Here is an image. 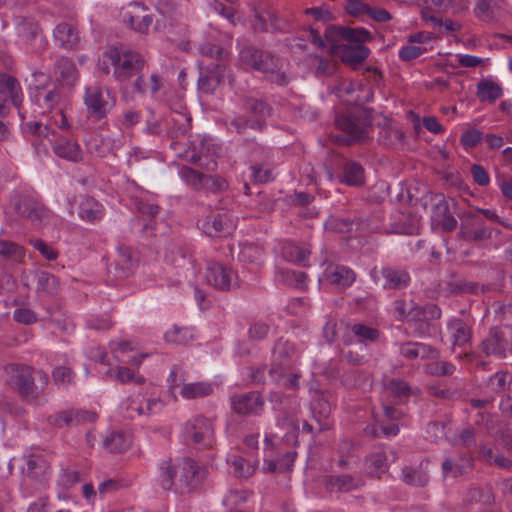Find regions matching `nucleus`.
Wrapping results in <instances>:
<instances>
[{
    "mask_svg": "<svg viewBox=\"0 0 512 512\" xmlns=\"http://www.w3.org/2000/svg\"><path fill=\"white\" fill-rule=\"evenodd\" d=\"M124 416L133 419L143 414V398L140 394L131 396L122 404Z\"/></svg>",
    "mask_w": 512,
    "mask_h": 512,
    "instance_id": "56",
    "label": "nucleus"
},
{
    "mask_svg": "<svg viewBox=\"0 0 512 512\" xmlns=\"http://www.w3.org/2000/svg\"><path fill=\"white\" fill-rule=\"evenodd\" d=\"M505 2L506 0H476L474 14L481 21L490 22L494 19L495 11Z\"/></svg>",
    "mask_w": 512,
    "mask_h": 512,
    "instance_id": "43",
    "label": "nucleus"
},
{
    "mask_svg": "<svg viewBox=\"0 0 512 512\" xmlns=\"http://www.w3.org/2000/svg\"><path fill=\"white\" fill-rule=\"evenodd\" d=\"M51 466L42 455H29L25 458L22 468L23 474L33 480L45 481L49 475Z\"/></svg>",
    "mask_w": 512,
    "mask_h": 512,
    "instance_id": "26",
    "label": "nucleus"
},
{
    "mask_svg": "<svg viewBox=\"0 0 512 512\" xmlns=\"http://www.w3.org/2000/svg\"><path fill=\"white\" fill-rule=\"evenodd\" d=\"M233 410L241 415L257 413L263 406V400L256 392H249L231 397Z\"/></svg>",
    "mask_w": 512,
    "mask_h": 512,
    "instance_id": "27",
    "label": "nucleus"
},
{
    "mask_svg": "<svg viewBox=\"0 0 512 512\" xmlns=\"http://www.w3.org/2000/svg\"><path fill=\"white\" fill-rule=\"evenodd\" d=\"M36 97L44 108L52 109L57 106L63 99L62 87L54 86L52 90L47 92L39 91Z\"/></svg>",
    "mask_w": 512,
    "mask_h": 512,
    "instance_id": "54",
    "label": "nucleus"
},
{
    "mask_svg": "<svg viewBox=\"0 0 512 512\" xmlns=\"http://www.w3.org/2000/svg\"><path fill=\"white\" fill-rule=\"evenodd\" d=\"M10 385L26 401H37L45 386L49 383V376L43 370L34 371L27 365H14L11 368Z\"/></svg>",
    "mask_w": 512,
    "mask_h": 512,
    "instance_id": "3",
    "label": "nucleus"
},
{
    "mask_svg": "<svg viewBox=\"0 0 512 512\" xmlns=\"http://www.w3.org/2000/svg\"><path fill=\"white\" fill-rule=\"evenodd\" d=\"M179 475V460L176 462L171 459L163 461L158 476L160 486L167 491L174 487L177 490Z\"/></svg>",
    "mask_w": 512,
    "mask_h": 512,
    "instance_id": "33",
    "label": "nucleus"
},
{
    "mask_svg": "<svg viewBox=\"0 0 512 512\" xmlns=\"http://www.w3.org/2000/svg\"><path fill=\"white\" fill-rule=\"evenodd\" d=\"M53 151L58 157L74 163L83 159V152L79 144L71 139L59 138L53 144Z\"/></svg>",
    "mask_w": 512,
    "mask_h": 512,
    "instance_id": "30",
    "label": "nucleus"
},
{
    "mask_svg": "<svg viewBox=\"0 0 512 512\" xmlns=\"http://www.w3.org/2000/svg\"><path fill=\"white\" fill-rule=\"evenodd\" d=\"M84 103L88 114L96 119H103L115 104V99L111 97L110 91L103 90L99 85H91L85 89Z\"/></svg>",
    "mask_w": 512,
    "mask_h": 512,
    "instance_id": "10",
    "label": "nucleus"
},
{
    "mask_svg": "<svg viewBox=\"0 0 512 512\" xmlns=\"http://www.w3.org/2000/svg\"><path fill=\"white\" fill-rule=\"evenodd\" d=\"M193 338V333L190 328L179 327L174 325L165 333V340L169 343L185 345Z\"/></svg>",
    "mask_w": 512,
    "mask_h": 512,
    "instance_id": "53",
    "label": "nucleus"
},
{
    "mask_svg": "<svg viewBox=\"0 0 512 512\" xmlns=\"http://www.w3.org/2000/svg\"><path fill=\"white\" fill-rule=\"evenodd\" d=\"M206 280L208 284L221 291H229L238 286L237 274L231 268L217 262L207 266Z\"/></svg>",
    "mask_w": 512,
    "mask_h": 512,
    "instance_id": "17",
    "label": "nucleus"
},
{
    "mask_svg": "<svg viewBox=\"0 0 512 512\" xmlns=\"http://www.w3.org/2000/svg\"><path fill=\"white\" fill-rule=\"evenodd\" d=\"M370 275L375 284L385 290H402L409 286L411 276L407 269L394 266L382 265L371 269Z\"/></svg>",
    "mask_w": 512,
    "mask_h": 512,
    "instance_id": "7",
    "label": "nucleus"
},
{
    "mask_svg": "<svg viewBox=\"0 0 512 512\" xmlns=\"http://www.w3.org/2000/svg\"><path fill=\"white\" fill-rule=\"evenodd\" d=\"M179 479L177 490L189 492L201 485L206 477V469L190 458L179 460Z\"/></svg>",
    "mask_w": 512,
    "mask_h": 512,
    "instance_id": "16",
    "label": "nucleus"
},
{
    "mask_svg": "<svg viewBox=\"0 0 512 512\" xmlns=\"http://www.w3.org/2000/svg\"><path fill=\"white\" fill-rule=\"evenodd\" d=\"M509 374L504 371H498L492 375L488 381V387L495 393L503 392L510 384Z\"/></svg>",
    "mask_w": 512,
    "mask_h": 512,
    "instance_id": "63",
    "label": "nucleus"
},
{
    "mask_svg": "<svg viewBox=\"0 0 512 512\" xmlns=\"http://www.w3.org/2000/svg\"><path fill=\"white\" fill-rule=\"evenodd\" d=\"M23 102V92L19 81L12 75L7 73L0 74V116L4 117L9 114L11 103L21 113V105Z\"/></svg>",
    "mask_w": 512,
    "mask_h": 512,
    "instance_id": "12",
    "label": "nucleus"
},
{
    "mask_svg": "<svg viewBox=\"0 0 512 512\" xmlns=\"http://www.w3.org/2000/svg\"><path fill=\"white\" fill-rule=\"evenodd\" d=\"M210 155H215V148H211L208 140L203 138L198 151L193 152L188 161L192 164H199L201 168L212 172L217 169V161L210 158Z\"/></svg>",
    "mask_w": 512,
    "mask_h": 512,
    "instance_id": "32",
    "label": "nucleus"
},
{
    "mask_svg": "<svg viewBox=\"0 0 512 512\" xmlns=\"http://www.w3.org/2000/svg\"><path fill=\"white\" fill-rule=\"evenodd\" d=\"M458 238L467 242L481 243L492 238L493 228L486 225L483 218L472 211L463 212L460 216Z\"/></svg>",
    "mask_w": 512,
    "mask_h": 512,
    "instance_id": "8",
    "label": "nucleus"
},
{
    "mask_svg": "<svg viewBox=\"0 0 512 512\" xmlns=\"http://www.w3.org/2000/svg\"><path fill=\"white\" fill-rule=\"evenodd\" d=\"M202 227L210 237H223L235 229L236 220L228 209L218 208L205 218Z\"/></svg>",
    "mask_w": 512,
    "mask_h": 512,
    "instance_id": "15",
    "label": "nucleus"
},
{
    "mask_svg": "<svg viewBox=\"0 0 512 512\" xmlns=\"http://www.w3.org/2000/svg\"><path fill=\"white\" fill-rule=\"evenodd\" d=\"M341 182L349 186H360L364 183V169L355 161H349L343 166Z\"/></svg>",
    "mask_w": 512,
    "mask_h": 512,
    "instance_id": "42",
    "label": "nucleus"
},
{
    "mask_svg": "<svg viewBox=\"0 0 512 512\" xmlns=\"http://www.w3.org/2000/svg\"><path fill=\"white\" fill-rule=\"evenodd\" d=\"M23 129L38 138H49L54 134V130L49 125H43L40 122L29 121L23 126Z\"/></svg>",
    "mask_w": 512,
    "mask_h": 512,
    "instance_id": "62",
    "label": "nucleus"
},
{
    "mask_svg": "<svg viewBox=\"0 0 512 512\" xmlns=\"http://www.w3.org/2000/svg\"><path fill=\"white\" fill-rule=\"evenodd\" d=\"M233 468V474L239 478H248L252 476L258 467L257 459L245 458L240 455H234L228 460Z\"/></svg>",
    "mask_w": 512,
    "mask_h": 512,
    "instance_id": "39",
    "label": "nucleus"
},
{
    "mask_svg": "<svg viewBox=\"0 0 512 512\" xmlns=\"http://www.w3.org/2000/svg\"><path fill=\"white\" fill-rule=\"evenodd\" d=\"M244 111L249 114L235 116L230 125L237 133L242 134L247 130L261 131L266 126V119L271 114V107L262 99L254 97H244L242 99Z\"/></svg>",
    "mask_w": 512,
    "mask_h": 512,
    "instance_id": "5",
    "label": "nucleus"
},
{
    "mask_svg": "<svg viewBox=\"0 0 512 512\" xmlns=\"http://www.w3.org/2000/svg\"><path fill=\"white\" fill-rule=\"evenodd\" d=\"M311 251L306 246H298L292 242H285L281 248L282 257L289 262L306 267Z\"/></svg>",
    "mask_w": 512,
    "mask_h": 512,
    "instance_id": "36",
    "label": "nucleus"
},
{
    "mask_svg": "<svg viewBox=\"0 0 512 512\" xmlns=\"http://www.w3.org/2000/svg\"><path fill=\"white\" fill-rule=\"evenodd\" d=\"M456 367L448 361H436L427 366V372L434 376H450Z\"/></svg>",
    "mask_w": 512,
    "mask_h": 512,
    "instance_id": "64",
    "label": "nucleus"
},
{
    "mask_svg": "<svg viewBox=\"0 0 512 512\" xmlns=\"http://www.w3.org/2000/svg\"><path fill=\"white\" fill-rule=\"evenodd\" d=\"M477 97L481 102L493 103L503 95L502 87L488 79H482L477 84Z\"/></svg>",
    "mask_w": 512,
    "mask_h": 512,
    "instance_id": "41",
    "label": "nucleus"
},
{
    "mask_svg": "<svg viewBox=\"0 0 512 512\" xmlns=\"http://www.w3.org/2000/svg\"><path fill=\"white\" fill-rule=\"evenodd\" d=\"M241 61L251 68L263 73L266 78L279 86L288 84L287 73L282 69V63L268 51L245 46L240 51Z\"/></svg>",
    "mask_w": 512,
    "mask_h": 512,
    "instance_id": "2",
    "label": "nucleus"
},
{
    "mask_svg": "<svg viewBox=\"0 0 512 512\" xmlns=\"http://www.w3.org/2000/svg\"><path fill=\"white\" fill-rule=\"evenodd\" d=\"M96 419L97 415L94 412L81 409H70L49 416L48 421L53 426L62 427L64 425L77 426L88 422H94Z\"/></svg>",
    "mask_w": 512,
    "mask_h": 512,
    "instance_id": "21",
    "label": "nucleus"
},
{
    "mask_svg": "<svg viewBox=\"0 0 512 512\" xmlns=\"http://www.w3.org/2000/svg\"><path fill=\"white\" fill-rule=\"evenodd\" d=\"M164 262L175 270L177 275L187 276V273L193 272V262L184 249L176 244H169L165 248Z\"/></svg>",
    "mask_w": 512,
    "mask_h": 512,
    "instance_id": "20",
    "label": "nucleus"
},
{
    "mask_svg": "<svg viewBox=\"0 0 512 512\" xmlns=\"http://www.w3.org/2000/svg\"><path fill=\"white\" fill-rule=\"evenodd\" d=\"M53 73L59 83L58 86L62 88L68 87L71 89L78 79L75 63L67 57H60L56 60Z\"/></svg>",
    "mask_w": 512,
    "mask_h": 512,
    "instance_id": "25",
    "label": "nucleus"
},
{
    "mask_svg": "<svg viewBox=\"0 0 512 512\" xmlns=\"http://www.w3.org/2000/svg\"><path fill=\"white\" fill-rule=\"evenodd\" d=\"M186 441L205 447L214 442V426L210 419L197 415L186 422L183 430Z\"/></svg>",
    "mask_w": 512,
    "mask_h": 512,
    "instance_id": "14",
    "label": "nucleus"
},
{
    "mask_svg": "<svg viewBox=\"0 0 512 512\" xmlns=\"http://www.w3.org/2000/svg\"><path fill=\"white\" fill-rule=\"evenodd\" d=\"M181 179L196 191L218 192L226 189L227 181L219 175H208L188 166L181 167Z\"/></svg>",
    "mask_w": 512,
    "mask_h": 512,
    "instance_id": "11",
    "label": "nucleus"
},
{
    "mask_svg": "<svg viewBox=\"0 0 512 512\" xmlns=\"http://www.w3.org/2000/svg\"><path fill=\"white\" fill-rule=\"evenodd\" d=\"M385 388L395 398L400 400L406 399L411 395H417L420 393L418 387H412L407 382L401 379H389L385 383Z\"/></svg>",
    "mask_w": 512,
    "mask_h": 512,
    "instance_id": "44",
    "label": "nucleus"
},
{
    "mask_svg": "<svg viewBox=\"0 0 512 512\" xmlns=\"http://www.w3.org/2000/svg\"><path fill=\"white\" fill-rule=\"evenodd\" d=\"M339 33L344 40L350 43H356V45H363L364 42L370 41L372 39L371 33L362 27H343L340 28Z\"/></svg>",
    "mask_w": 512,
    "mask_h": 512,
    "instance_id": "51",
    "label": "nucleus"
},
{
    "mask_svg": "<svg viewBox=\"0 0 512 512\" xmlns=\"http://www.w3.org/2000/svg\"><path fill=\"white\" fill-rule=\"evenodd\" d=\"M224 72L225 65L220 62L208 64L205 68L200 67L198 89L203 93L212 94L221 83Z\"/></svg>",
    "mask_w": 512,
    "mask_h": 512,
    "instance_id": "22",
    "label": "nucleus"
},
{
    "mask_svg": "<svg viewBox=\"0 0 512 512\" xmlns=\"http://www.w3.org/2000/svg\"><path fill=\"white\" fill-rule=\"evenodd\" d=\"M10 205L19 216L37 226L48 224L54 217V213L47 206L28 195L12 196Z\"/></svg>",
    "mask_w": 512,
    "mask_h": 512,
    "instance_id": "6",
    "label": "nucleus"
},
{
    "mask_svg": "<svg viewBox=\"0 0 512 512\" xmlns=\"http://www.w3.org/2000/svg\"><path fill=\"white\" fill-rule=\"evenodd\" d=\"M104 57L114 67L113 75L120 82H126L140 74L145 66L143 56L126 47H112Z\"/></svg>",
    "mask_w": 512,
    "mask_h": 512,
    "instance_id": "4",
    "label": "nucleus"
},
{
    "mask_svg": "<svg viewBox=\"0 0 512 512\" xmlns=\"http://www.w3.org/2000/svg\"><path fill=\"white\" fill-rule=\"evenodd\" d=\"M297 355L295 345L287 339L280 338L274 345L269 374L274 381H280Z\"/></svg>",
    "mask_w": 512,
    "mask_h": 512,
    "instance_id": "13",
    "label": "nucleus"
},
{
    "mask_svg": "<svg viewBox=\"0 0 512 512\" xmlns=\"http://www.w3.org/2000/svg\"><path fill=\"white\" fill-rule=\"evenodd\" d=\"M369 469L371 474H375L379 476V474L383 473L387 469V457L385 452L377 451L372 453L369 458Z\"/></svg>",
    "mask_w": 512,
    "mask_h": 512,
    "instance_id": "61",
    "label": "nucleus"
},
{
    "mask_svg": "<svg viewBox=\"0 0 512 512\" xmlns=\"http://www.w3.org/2000/svg\"><path fill=\"white\" fill-rule=\"evenodd\" d=\"M146 10L142 3H129L121 12L123 22L134 31L146 34L153 21L152 16L145 13Z\"/></svg>",
    "mask_w": 512,
    "mask_h": 512,
    "instance_id": "18",
    "label": "nucleus"
},
{
    "mask_svg": "<svg viewBox=\"0 0 512 512\" xmlns=\"http://www.w3.org/2000/svg\"><path fill=\"white\" fill-rule=\"evenodd\" d=\"M324 275L329 283L342 288L351 286L356 278L352 269L340 265H329Z\"/></svg>",
    "mask_w": 512,
    "mask_h": 512,
    "instance_id": "31",
    "label": "nucleus"
},
{
    "mask_svg": "<svg viewBox=\"0 0 512 512\" xmlns=\"http://www.w3.org/2000/svg\"><path fill=\"white\" fill-rule=\"evenodd\" d=\"M104 447L113 453H122L129 449L130 440L121 432H112L103 441Z\"/></svg>",
    "mask_w": 512,
    "mask_h": 512,
    "instance_id": "49",
    "label": "nucleus"
},
{
    "mask_svg": "<svg viewBox=\"0 0 512 512\" xmlns=\"http://www.w3.org/2000/svg\"><path fill=\"white\" fill-rule=\"evenodd\" d=\"M138 259L132 249L127 246H119L114 259V275L118 278L129 277L137 267Z\"/></svg>",
    "mask_w": 512,
    "mask_h": 512,
    "instance_id": "24",
    "label": "nucleus"
},
{
    "mask_svg": "<svg viewBox=\"0 0 512 512\" xmlns=\"http://www.w3.org/2000/svg\"><path fill=\"white\" fill-rule=\"evenodd\" d=\"M80 481V473L72 467L62 468L57 483L64 489H70Z\"/></svg>",
    "mask_w": 512,
    "mask_h": 512,
    "instance_id": "57",
    "label": "nucleus"
},
{
    "mask_svg": "<svg viewBox=\"0 0 512 512\" xmlns=\"http://www.w3.org/2000/svg\"><path fill=\"white\" fill-rule=\"evenodd\" d=\"M335 124L343 132V141L347 145L366 142L372 128V110L357 107L354 110L336 116Z\"/></svg>",
    "mask_w": 512,
    "mask_h": 512,
    "instance_id": "1",
    "label": "nucleus"
},
{
    "mask_svg": "<svg viewBox=\"0 0 512 512\" xmlns=\"http://www.w3.org/2000/svg\"><path fill=\"white\" fill-rule=\"evenodd\" d=\"M461 458L453 459L452 457H446L442 462L441 468L443 476L446 477H459L464 474V466L460 463Z\"/></svg>",
    "mask_w": 512,
    "mask_h": 512,
    "instance_id": "59",
    "label": "nucleus"
},
{
    "mask_svg": "<svg viewBox=\"0 0 512 512\" xmlns=\"http://www.w3.org/2000/svg\"><path fill=\"white\" fill-rule=\"evenodd\" d=\"M54 40L64 48H73L79 40L78 32L68 23H60L53 32Z\"/></svg>",
    "mask_w": 512,
    "mask_h": 512,
    "instance_id": "40",
    "label": "nucleus"
},
{
    "mask_svg": "<svg viewBox=\"0 0 512 512\" xmlns=\"http://www.w3.org/2000/svg\"><path fill=\"white\" fill-rule=\"evenodd\" d=\"M311 410L314 419L318 423V431L322 432L330 429L331 425L327 420L331 413V405L323 395H317L313 398Z\"/></svg>",
    "mask_w": 512,
    "mask_h": 512,
    "instance_id": "34",
    "label": "nucleus"
},
{
    "mask_svg": "<svg viewBox=\"0 0 512 512\" xmlns=\"http://www.w3.org/2000/svg\"><path fill=\"white\" fill-rule=\"evenodd\" d=\"M167 136L174 139L184 136L191 128V117L186 112H173L166 119Z\"/></svg>",
    "mask_w": 512,
    "mask_h": 512,
    "instance_id": "29",
    "label": "nucleus"
},
{
    "mask_svg": "<svg viewBox=\"0 0 512 512\" xmlns=\"http://www.w3.org/2000/svg\"><path fill=\"white\" fill-rule=\"evenodd\" d=\"M479 349L486 357L504 359L508 352L512 351L511 337L506 329L499 326L491 327L480 342Z\"/></svg>",
    "mask_w": 512,
    "mask_h": 512,
    "instance_id": "9",
    "label": "nucleus"
},
{
    "mask_svg": "<svg viewBox=\"0 0 512 512\" xmlns=\"http://www.w3.org/2000/svg\"><path fill=\"white\" fill-rule=\"evenodd\" d=\"M278 424L287 430L285 435L287 441L293 440L294 444H297V432L299 430V424L295 417L291 415H284L278 419Z\"/></svg>",
    "mask_w": 512,
    "mask_h": 512,
    "instance_id": "60",
    "label": "nucleus"
},
{
    "mask_svg": "<svg viewBox=\"0 0 512 512\" xmlns=\"http://www.w3.org/2000/svg\"><path fill=\"white\" fill-rule=\"evenodd\" d=\"M351 332L360 343L376 342L379 337L377 329L360 323L352 325Z\"/></svg>",
    "mask_w": 512,
    "mask_h": 512,
    "instance_id": "55",
    "label": "nucleus"
},
{
    "mask_svg": "<svg viewBox=\"0 0 512 512\" xmlns=\"http://www.w3.org/2000/svg\"><path fill=\"white\" fill-rule=\"evenodd\" d=\"M403 139L404 134L400 130L390 125L379 127L378 141L381 144L386 146H395L402 143Z\"/></svg>",
    "mask_w": 512,
    "mask_h": 512,
    "instance_id": "52",
    "label": "nucleus"
},
{
    "mask_svg": "<svg viewBox=\"0 0 512 512\" xmlns=\"http://www.w3.org/2000/svg\"><path fill=\"white\" fill-rule=\"evenodd\" d=\"M78 215L86 222L99 221L104 216V207L93 197L85 196L79 203Z\"/></svg>",
    "mask_w": 512,
    "mask_h": 512,
    "instance_id": "35",
    "label": "nucleus"
},
{
    "mask_svg": "<svg viewBox=\"0 0 512 512\" xmlns=\"http://www.w3.org/2000/svg\"><path fill=\"white\" fill-rule=\"evenodd\" d=\"M436 201L432 206L431 220L434 225L443 232H451L457 227V220L452 215L449 202L443 194H437L433 197Z\"/></svg>",
    "mask_w": 512,
    "mask_h": 512,
    "instance_id": "19",
    "label": "nucleus"
},
{
    "mask_svg": "<svg viewBox=\"0 0 512 512\" xmlns=\"http://www.w3.org/2000/svg\"><path fill=\"white\" fill-rule=\"evenodd\" d=\"M441 317V309L435 304L415 306L413 319L415 320H436Z\"/></svg>",
    "mask_w": 512,
    "mask_h": 512,
    "instance_id": "58",
    "label": "nucleus"
},
{
    "mask_svg": "<svg viewBox=\"0 0 512 512\" xmlns=\"http://www.w3.org/2000/svg\"><path fill=\"white\" fill-rule=\"evenodd\" d=\"M370 50L364 45H349L342 51V60L349 64H359L364 61Z\"/></svg>",
    "mask_w": 512,
    "mask_h": 512,
    "instance_id": "50",
    "label": "nucleus"
},
{
    "mask_svg": "<svg viewBox=\"0 0 512 512\" xmlns=\"http://www.w3.org/2000/svg\"><path fill=\"white\" fill-rule=\"evenodd\" d=\"M213 392L212 386L207 382L183 383L180 395L185 399L205 397Z\"/></svg>",
    "mask_w": 512,
    "mask_h": 512,
    "instance_id": "47",
    "label": "nucleus"
},
{
    "mask_svg": "<svg viewBox=\"0 0 512 512\" xmlns=\"http://www.w3.org/2000/svg\"><path fill=\"white\" fill-rule=\"evenodd\" d=\"M37 286L39 293L47 295H56L60 290V283L56 276L46 271H39L36 274Z\"/></svg>",
    "mask_w": 512,
    "mask_h": 512,
    "instance_id": "45",
    "label": "nucleus"
},
{
    "mask_svg": "<svg viewBox=\"0 0 512 512\" xmlns=\"http://www.w3.org/2000/svg\"><path fill=\"white\" fill-rule=\"evenodd\" d=\"M237 258L240 262L261 265L264 262V250L254 243L238 245Z\"/></svg>",
    "mask_w": 512,
    "mask_h": 512,
    "instance_id": "38",
    "label": "nucleus"
},
{
    "mask_svg": "<svg viewBox=\"0 0 512 512\" xmlns=\"http://www.w3.org/2000/svg\"><path fill=\"white\" fill-rule=\"evenodd\" d=\"M324 485L330 492H350L364 485L360 477L352 475H329L324 479Z\"/></svg>",
    "mask_w": 512,
    "mask_h": 512,
    "instance_id": "28",
    "label": "nucleus"
},
{
    "mask_svg": "<svg viewBox=\"0 0 512 512\" xmlns=\"http://www.w3.org/2000/svg\"><path fill=\"white\" fill-rule=\"evenodd\" d=\"M448 328L451 330L454 346L462 347L471 340V328L463 320L451 321Z\"/></svg>",
    "mask_w": 512,
    "mask_h": 512,
    "instance_id": "46",
    "label": "nucleus"
},
{
    "mask_svg": "<svg viewBox=\"0 0 512 512\" xmlns=\"http://www.w3.org/2000/svg\"><path fill=\"white\" fill-rule=\"evenodd\" d=\"M25 256V250L15 242L0 239V258L20 262Z\"/></svg>",
    "mask_w": 512,
    "mask_h": 512,
    "instance_id": "48",
    "label": "nucleus"
},
{
    "mask_svg": "<svg viewBox=\"0 0 512 512\" xmlns=\"http://www.w3.org/2000/svg\"><path fill=\"white\" fill-rule=\"evenodd\" d=\"M253 28L257 32L288 33L292 30V23L269 11L265 14L256 15Z\"/></svg>",
    "mask_w": 512,
    "mask_h": 512,
    "instance_id": "23",
    "label": "nucleus"
},
{
    "mask_svg": "<svg viewBox=\"0 0 512 512\" xmlns=\"http://www.w3.org/2000/svg\"><path fill=\"white\" fill-rule=\"evenodd\" d=\"M401 480L414 487H425L429 483V474L422 463L418 467L405 466L401 471Z\"/></svg>",
    "mask_w": 512,
    "mask_h": 512,
    "instance_id": "37",
    "label": "nucleus"
}]
</instances>
